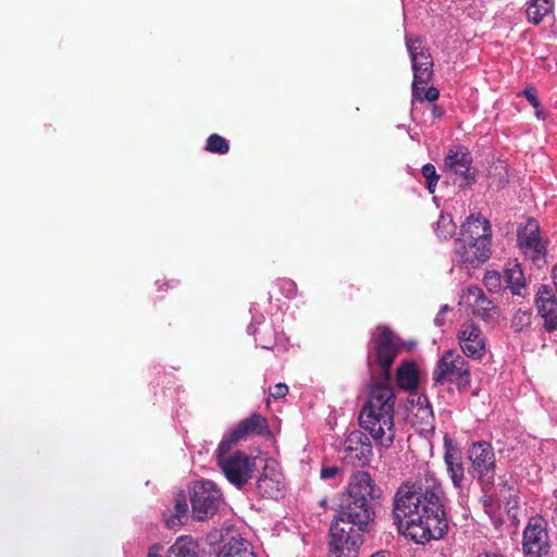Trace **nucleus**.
<instances>
[{
  "mask_svg": "<svg viewBox=\"0 0 557 557\" xmlns=\"http://www.w3.org/2000/svg\"><path fill=\"white\" fill-rule=\"evenodd\" d=\"M392 516L398 531L425 544L448 532L446 496L441 481L428 467L400 483L393 497Z\"/></svg>",
  "mask_w": 557,
  "mask_h": 557,
  "instance_id": "nucleus-1",
  "label": "nucleus"
},
{
  "mask_svg": "<svg viewBox=\"0 0 557 557\" xmlns=\"http://www.w3.org/2000/svg\"><path fill=\"white\" fill-rule=\"evenodd\" d=\"M396 396L392 385L373 381L369 397L359 412V425L372 437L376 446L388 449L395 436Z\"/></svg>",
  "mask_w": 557,
  "mask_h": 557,
  "instance_id": "nucleus-2",
  "label": "nucleus"
},
{
  "mask_svg": "<svg viewBox=\"0 0 557 557\" xmlns=\"http://www.w3.org/2000/svg\"><path fill=\"white\" fill-rule=\"evenodd\" d=\"M381 490L367 471L355 472L343 495L335 519L350 523L363 532H369L374 522L372 500L379 498Z\"/></svg>",
  "mask_w": 557,
  "mask_h": 557,
  "instance_id": "nucleus-3",
  "label": "nucleus"
},
{
  "mask_svg": "<svg viewBox=\"0 0 557 557\" xmlns=\"http://www.w3.org/2000/svg\"><path fill=\"white\" fill-rule=\"evenodd\" d=\"M371 350L368 355V366L371 372V383L391 385L392 367L403 349L400 338L387 325H379L371 338Z\"/></svg>",
  "mask_w": 557,
  "mask_h": 557,
  "instance_id": "nucleus-4",
  "label": "nucleus"
},
{
  "mask_svg": "<svg viewBox=\"0 0 557 557\" xmlns=\"http://www.w3.org/2000/svg\"><path fill=\"white\" fill-rule=\"evenodd\" d=\"M467 458L471 462L470 475L485 492L494 486L497 473L496 454L493 445L486 441L472 443L467 450Z\"/></svg>",
  "mask_w": 557,
  "mask_h": 557,
  "instance_id": "nucleus-5",
  "label": "nucleus"
},
{
  "mask_svg": "<svg viewBox=\"0 0 557 557\" xmlns=\"http://www.w3.org/2000/svg\"><path fill=\"white\" fill-rule=\"evenodd\" d=\"M432 379L435 384H453L459 392H465L471 384L469 363L455 350H447L437 360Z\"/></svg>",
  "mask_w": 557,
  "mask_h": 557,
  "instance_id": "nucleus-6",
  "label": "nucleus"
},
{
  "mask_svg": "<svg viewBox=\"0 0 557 557\" xmlns=\"http://www.w3.org/2000/svg\"><path fill=\"white\" fill-rule=\"evenodd\" d=\"M216 463L227 481L237 488H242L252 478L256 471V458L242 450L231 453L222 450L220 443L216 454Z\"/></svg>",
  "mask_w": 557,
  "mask_h": 557,
  "instance_id": "nucleus-7",
  "label": "nucleus"
},
{
  "mask_svg": "<svg viewBox=\"0 0 557 557\" xmlns=\"http://www.w3.org/2000/svg\"><path fill=\"white\" fill-rule=\"evenodd\" d=\"M363 531L357 527L335 519L329 532V554L331 557H357L363 543Z\"/></svg>",
  "mask_w": 557,
  "mask_h": 557,
  "instance_id": "nucleus-8",
  "label": "nucleus"
},
{
  "mask_svg": "<svg viewBox=\"0 0 557 557\" xmlns=\"http://www.w3.org/2000/svg\"><path fill=\"white\" fill-rule=\"evenodd\" d=\"M222 502V493L212 481H199L194 484L190 495L193 516L203 521L215 515Z\"/></svg>",
  "mask_w": 557,
  "mask_h": 557,
  "instance_id": "nucleus-9",
  "label": "nucleus"
},
{
  "mask_svg": "<svg viewBox=\"0 0 557 557\" xmlns=\"http://www.w3.org/2000/svg\"><path fill=\"white\" fill-rule=\"evenodd\" d=\"M550 547L547 521L541 516L531 517L522 536L525 557H550Z\"/></svg>",
  "mask_w": 557,
  "mask_h": 557,
  "instance_id": "nucleus-10",
  "label": "nucleus"
},
{
  "mask_svg": "<svg viewBox=\"0 0 557 557\" xmlns=\"http://www.w3.org/2000/svg\"><path fill=\"white\" fill-rule=\"evenodd\" d=\"M518 246L527 258L537 267L546 264L547 248L541 236L540 224L535 219H529L518 231Z\"/></svg>",
  "mask_w": 557,
  "mask_h": 557,
  "instance_id": "nucleus-11",
  "label": "nucleus"
},
{
  "mask_svg": "<svg viewBox=\"0 0 557 557\" xmlns=\"http://www.w3.org/2000/svg\"><path fill=\"white\" fill-rule=\"evenodd\" d=\"M372 455V444L368 435L358 430L350 432L344 443V463L354 468L364 467Z\"/></svg>",
  "mask_w": 557,
  "mask_h": 557,
  "instance_id": "nucleus-12",
  "label": "nucleus"
},
{
  "mask_svg": "<svg viewBox=\"0 0 557 557\" xmlns=\"http://www.w3.org/2000/svg\"><path fill=\"white\" fill-rule=\"evenodd\" d=\"M269 432L268 421L259 413H252L248 418L242 420L222 443V450H231L233 446L242 441H246L250 436L263 435Z\"/></svg>",
  "mask_w": 557,
  "mask_h": 557,
  "instance_id": "nucleus-13",
  "label": "nucleus"
},
{
  "mask_svg": "<svg viewBox=\"0 0 557 557\" xmlns=\"http://www.w3.org/2000/svg\"><path fill=\"white\" fill-rule=\"evenodd\" d=\"M406 47L412 62L413 76L419 81H431L433 77V60L418 36H407Z\"/></svg>",
  "mask_w": 557,
  "mask_h": 557,
  "instance_id": "nucleus-14",
  "label": "nucleus"
},
{
  "mask_svg": "<svg viewBox=\"0 0 557 557\" xmlns=\"http://www.w3.org/2000/svg\"><path fill=\"white\" fill-rule=\"evenodd\" d=\"M445 168L456 175H459L462 182L459 186L465 188L474 182V175L471 173L472 157L465 146H455L450 148L444 160Z\"/></svg>",
  "mask_w": 557,
  "mask_h": 557,
  "instance_id": "nucleus-15",
  "label": "nucleus"
},
{
  "mask_svg": "<svg viewBox=\"0 0 557 557\" xmlns=\"http://www.w3.org/2000/svg\"><path fill=\"white\" fill-rule=\"evenodd\" d=\"M458 341L462 352L474 360H480L485 354V337L481 329L472 321L465 322L459 332Z\"/></svg>",
  "mask_w": 557,
  "mask_h": 557,
  "instance_id": "nucleus-16",
  "label": "nucleus"
},
{
  "mask_svg": "<svg viewBox=\"0 0 557 557\" xmlns=\"http://www.w3.org/2000/svg\"><path fill=\"white\" fill-rule=\"evenodd\" d=\"M492 227L490 221L478 215L471 214L461 225L460 236L456 240H462L466 244H481V249L491 246Z\"/></svg>",
  "mask_w": 557,
  "mask_h": 557,
  "instance_id": "nucleus-17",
  "label": "nucleus"
},
{
  "mask_svg": "<svg viewBox=\"0 0 557 557\" xmlns=\"http://www.w3.org/2000/svg\"><path fill=\"white\" fill-rule=\"evenodd\" d=\"M539 315L543 319V326L548 333L557 331V299L548 285H541L535 296Z\"/></svg>",
  "mask_w": 557,
  "mask_h": 557,
  "instance_id": "nucleus-18",
  "label": "nucleus"
},
{
  "mask_svg": "<svg viewBox=\"0 0 557 557\" xmlns=\"http://www.w3.org/2000/svg\"><path fill=\"white\" fill-rule=\"evenodd\" d=\"M454 255L455 260L458 263L471 265L472 268L478 267L481 263L487 261L491 257V246L481 249V244L469 243L466 244L462 240L454 242Z\"/></svg>",
  "mask_w": 557,
  "mask_h": 557,
  "instance_id": "nucleus-19",
  "label": "nucleus"
},
{
  "mask_svg": "<svg viewBox=\"0 0 557 557\" xmlns=\"http://www.w3.org/2000/svg\"><path fill=\"white\" fill-rule=\"evenodd\" d=\"M469 296L474 298L473 314L485 322L495 321L498 312L496 306L488 299L480 287H469Z\"/></svg>",
  "mask_w": 557,
  "mask_h": 557,
  "instance_id": "nucleus-20",
  "label": "nucleus"
},
{
  "mask_svg": "<svg viewBox=\"0 0 557 557\" xmlns=\"http://www.w3.org/2000/svg\"><path fill=\"white\" fill-rule=\"evenodd\" d=\"M444 460L454 486L461 488L465 480V468L460 451L451 446L446 447Z\"/></svg>",
  "mask_w": 557,
  "mask_h": 557,
  "instance_id": "nucleus-21",
  "label": "nucleus"
},
{
  "mask_svg": "<svg viewBox=\"0 0 557 557\" xmlns=\"http://www.w3.org/2000/svg\"><path fill=\"white\" fill-rule=\"evenodd\" d=\"M168 557H201L199 544L191 536H180L169 548Z\"/></svg>",
  "mask_w": 557,
  "mask_h": 557,
  "instance_id": "nucleus-22",
  "label": "nucleus"
},
{
  "mask_svg": "<svg viewBox=\"0 0 557 557\" xmlns=\"http://www.w3.org/2000/svg\"><path fill=\"white\" fill-rule=\"evenodd\" d=\"M505 287L509 288L512 295L522 296L525 288V278L519 263L509 265L504 271Z\"/></svg>",
  "mask_w": 557,
  "mask_h": 557,
  "instance_id": "nucleus-23",
  "label": "nucleus"
},
{
  "mask_svg": "<svg viewBox=\"0 0 557 557\" xmlns=\"http://www.w3.org/2000/svg\"><path fill=\"white\" fill-rule=\"evenodd\" d=\"M418 371L413 362H404L397 368L396 382L397 385L406 391L413 389L418 386Z\"/></svg>",
  "mask_w": 557,
  "mask_h": 557,
  "instance_id": "nucleus-24",
  "label": "nucleus"
},
{
  "mask_svg": "<svg viewBox=\"0 0 557 557\" xmlns=\"http://www.w3.org/2000/svg\"><path fill=\"white\" fill-rule=\"evenodd\" d=\"M257 490L262 497L277 499L283 496L281 480L262 474L257 481Z\"/></svg>",
  "mask_w": 557,
  "mask_h": 557,
  "instance_id": "nucleus-25",
  "label": "nucleus"
},
{
  "mask_svg": "<svg viewBox=\"0 0 557 557\" xmlns=\"http://www.w3.org/2000/svg\"><path fill=\"white\" fill-rule=\"evenodd\" d=\"M245 554L255 553L249 548V543L246 540L233 536L221 547L219 557H245Z\"/></svg>",
  "mask_w": 557,
  "mask_h": 557,
  "instance_id": "nucleus-26",
  "label": "nucleus"
},
{
  "mask_svg": "<svg viewBox=\"0 0 557 557\" xmlns=\"http://www.w3.org/2000/svg\"><path fill=\"white\" fill-rule=\"evenodd\" d=\"M552 3L549 0H532L527 9V15L529 22L533 24H540L543 18L552 12Z\"/></svg>",
  "mask_w": 557,
  "mask_h": 557,
  "instance_id": "nucleus-27",
  "label": "nucleus"
},
{
  "mask_svg": "<svg viewBox=\"0 0 557 557\" xmlns=\"http://www.w3.org/2000/svg\"><path fill=\"white\" fill-rule=\"evenodd\" d=\"M188 513V504L183 494H178L175 499L174 512L165 519L169 528H175L184 524Z\"/></svg>",
  "mask_w": 557,
  "mask_h": 557,
  "instance_id": "nucleus-28",
  "label": "nucleus"
},
{
  "mask_svg": "<svg viewBox=\"0 0 557 557\" xmlns=\"http://www.w3.org/2000/svg\"><path fill=\"white\" fill-rule=\"evenodd\" d=\"M484 286L491 293H500L505 289L504 274L497 271H487L483 278Z\"/></svg>",
  "mask_w": 557,
  "mask_h": 557,
  "instance_id": "nucleus-29",
  "label": "nucleus"
},
{
  "mask_svg": "<svg viewBox=\"0 0 557 557\" xmlns=\"http://www.w3.org/2000/svg\"><path fill=\"white\" fill-rule=\"evenodd\" d=\"M532 324V312L529 309H519L511 319V329L516 333H520L523 330L530 327Z\"/></svg>",
  "mask_w": 557,
  "mask_h": 557,
  "instance_id": "nucleus-30",
  "label": "nucleus"
},
{
  "mask_svg": "<svg viewBox=\"0 0 557 557\" xmlns=\"http://www.w3.org/2000/svg\"><path fill=\"white\" fill-rule=\"evenodd\" d=\"M206 150L211 153L225 154L230 150V145L224 137L212 134L207 139Z\"/></svg>",
  "mask_w": 557,
  "mask_h": 557,
  "instance_id": "nucleus-31",
  "label": "nucleus"
},
{
  "mask_svg": "<svg viewBox=\"0 0 557 557\" xmlns=\"http://www.w3.org/2000/svg\"><path fill=\"white\" fill-rule=\"evenodd\" d=\"M455 224L449 215H441L436 223V234L440 238L447 239L453 236Z\"/></svg>",
  "mask_w": 557,
  "mask_h": 557,
  "instance_id": "nucleus-32",
  "label": "nucleus"
},
{
  "mask_svg": "<svg viewBox=\"0 0 557 557\" xmlns=\"http://www.w3.org/2000/svg\"><path fill=\"white\" fill-rule=\"evenodd\" d=\"M422 175L426 181V188L430 194L435 191L440 175L436 173V169L433 164L428 163L422 166Z\"/></svg>",
  "mask_w": 557,
  "mask_h": 557,
  "instance_id": "nucleus-33",
  "label": "nucleus"
},
{
  "mask_svg": "<svg viewBox=\"0 0 557 557\" xmlns=\"http://www.w3.org/2000/svg\"><path fill=\"white\" fill-rule=\"evenodd\" d=\"M430 81H419L413 76L412 82V104L414 102H422L423 101V94L426 90L425 86Z\"/></svg>",
  "mask_w": 557,
  "mask_h": 557,
  "instance_id": "nucleus-34",
  "label": "nucleus"
},
{
  "mask_svg": "<svg viewBox=\"0 0 557 557\" xmlns=\"http://www.w3.org/2000/svg\"><path fill=\"white\" fill-rule=\"evenodd\" d=\"M277 284L286 298H293L296 295L297 286L293 280L283 277L278 280Z\"/></svg>",
  "mask_w": 557,
  "mask_h": 557,
  "instance_id": "nucleus-35",
  "label": "nucleus"
},
{
  "mask_svg": "<svg viewBox=\"0 0 557 557\" xmlns=\"http://www.w3.org/2000/svg\"><path fill=\"white\" fill-rule=\"evenodd\" d=\"M520 95L525 97L534 109H539L541 107V102L536 97L533 88H525Z\"/></svg>",
  "mask_w": 557,
  "mask_h": 557,
  "instance_id": "nucleus-36",
  "label": "nucleus"
},
{
  "mask_svg": "<svg viewBox=\"0 0 557 557\" xmlns=\"http://www.w3.org/2000/svg\"><path fill=\"white\" fill-rule=\"evenodd\" d=\"M288 393V386L285 383H277L272 391H270V396L280 399L284 398Z\"/></svg>",
  "mask_w": 557,
  "mask_h": 557,
  "instance_id": "nucleus-37",
  "label": "nucleus"
},
{
  "mask_svg": "<svg viewBox=\"0 0 557 557\" xmlns=\"http://www.w3.org/2000/svg\"><path fill=\"white\" fill-rule=\"evenodd\" d=\"M438 97H440L438 89L431 86V87L426 88V90L424 91L423 101L426 100L429 102H434L438 99Z\"/></svg>",
  "mask_w": 557,
  "mask_h": 557,
  "instance_id": "nucleus-38",
  "label": "nucleus"
},
{
  "mask_svg": "<svg viewBox=\"0 0 557 557\" xmlns=\"http://www.w3.org/2000/svg\"><path fill=\"white\" fill-rule=\"evenodd\" d=\"M339 472V468L336 467V466H332V467H324L321 469V478L323 480H329V479H332L334 476H336V474Z\"/></svg>",
  "mask_w": 557,
  "mask_h": 557,
  "instance_id": "nucleus-39",
  "label": "nucleus"
},
{
  "mask_svg": "<svg viewBox=\"0 0 557 557\" xmlns=\"http://www.w3.org/2000/svg\"><path fill=\"white\" fill-rule=\"evenodd\" d=\"M443 114H444V110L442 108H440L436 104H432V115L434 117L440 119L443 116Z\"/></svg>",
  "mask_w": 557,
  "mask_h": 557,
  "instance_id": "nucleus-40",
  "label": "nucleus"
},
{
  "mask_svg": "<svg viewBox=\"0 0 557 557\" xmlns=\"http://www.w3.org/2000/svg\"><path fill=\"white\" fill-rule=\"evenodd\" d=\"M552 278H553L555 289L557 292V263L554 265V268L552 270Z\"/></svg>",
  "mask_w": 557,
  "mask_h": 557,
  "instance_id": "nucleus-41",
  "label": "nucleus"
},
{
  "mask_svg": "<svg viewBox=\"0 0 557 557\" xmlns=\"http://www.w3.org/2000/svg\"><path fill=\"white\" fill-rule=\"evenodd\" d=\"M434 322H435V324H436V325H438V326L444 325L445 320H444V318H443V315H442V313H441V312L435 317Z\"/></svg>",
  "mask_w": 557,
  "mask_h": 557,
  "instance_id": "nucleus-42",
  "label": "nucleus"
},
{
  "mask_svg": "<svg viewBox=\"0 0 557 557\" xmlns=\"http://www.w3.org/2000/svg\"><path fill=\"white\" fill-rule=\"evenodd\" d=\"M370 557H391V556H389V553L381 550V552L373 554Z\"/></svg>",
  "mask_w": 557,
  "mask_h": 557,
  "instance_id": "nucleus-43",
  "label": "nucleus"
},
{
  "mask_svg": "<svg viewBox=\"0 0 557 557\" xmlns=\"http://www.w3.org/2000/svg\"><path fill=\"white\" fill-rule=\"evenodd\" d=\"M478 557H502L497 554H492V553H484V554H480Z\"/></svg>",
  "mask_w": 557,
  "mask_h": 557,
  "instance_id": "nucleus-44",
  "label": "nucleus"
},
{
  "mask_svg": "<svg viewBox=\"0 0 557 557\" xmlns=\"http://www.w3.org/2000/svg\"><path fill=\"white\" fill-rule=\"evenodd\" d=\"M424 403H425V404L428 403V398H426L425 396H423V397H419V398H418V404H419V405H421V406H422Z\"/></svg>",
  "mask_w": 557,
  "mask_h": 557,
  "instance_id": "nucleus-45",
  "label": "nucleus"
},
{
  "mask_svg": "<svg viewBox=\"0 0 557 557\" xmlns=\"http://www.w3.org/2000/svg\"><path fill=\"white\" fill-rule=\"evenodd\" d=\"M542 113H543V111L541 110V107H540L539 109H535V115H536L537 117H541V116H542Z\"/></svg>",
  "mask_w": 557,
  "mask_h": 557,
  "instance_id": "nucleus-46",
  "label": "nucleus"
},
{
  "mask_svg": "<svg viewBox=\"0 0 557 557\" xmlns=\"http://www.w3.org/2000/svg\"><path fill=\"white\" fill-rule=\"evenodd\" d=\"M148 557H161V556L158 553L150 550L148 554Z\"/></svg>",
  "mask_w": 557,
  "mask_h": 557,
  "instance_id": "nucleus-47",
  "label": "nucleus"
},
{
  "mask_svg": "<svg viewBox=\"0 0 557 557\" xmlns=\"http://www.w3.org/2000/svg\"><path fill=\"white\" fill-rule=\"evenodd\" d=\"M447 310H448V306H447V305H445L444 307H442V309H441V313L446 312Z\"/></svg>",
  "mask_w": 557,
  "mask_h": 557,
  "instance_id": "nucleus-48",
  "label": "nucleus"
},
{
  "mask_svg": "<svg viewBox=\"0 0 557 557\" xmlns=\"http://www.w3.org/2000/svg\"><path fill=\"white\" fill-rule=\"evenodd\" d=\"M245 557H256L255 554H245Z\"/></svg>",
  "mask_w": 557,
  "mask_h": 557,
  "instance_id": "nucleus-49",
  "label": "nucleus"
}]
</instances>
